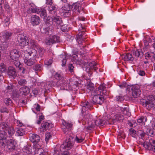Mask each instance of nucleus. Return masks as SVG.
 Returning <instances> with one entry per match:
<instances>
[{
    "instance_id": "nucleus-1",
    "label": "nucleus",
    "mask_w": 155,
    "mask_h": 155,
    "mask_svg": "<svg viewBox=\"0 0 155 155\" xmlns=\"http://www.w3.org/2000/svg\"><path fill=\"white\" fill-rule=\"evenodd\" d=\"M62 124L64 126L63 131L65 134L68 135L66 137V139L65 141L61 146V150L67 148L68 149H71L73 147L75 141L77 143H80L82 142L84 140V138L83 135H77L75 138L73 135H70L72 124L71 123L67 122L64 120L62 121Z\"/></svg>"
},
{
    "instance_id": "nucleus-2",
    "label": "nucleus",
    "mask_w": 155,
    "mask_h": 155,
    "mask_svg": "<svg viewBox=\"0 0 155 155\" xmlns=\"http://www.w3.org/2000/svg\"><path fill=\"white\" fill-rule=\"evenodd\" d=\"M0 140L5 141L8 138L12 136L14 134L13 128L8 123L3 122L0 124Z\"/></svg>"
},
{
    "instance_id": "nucleus-3",
    "label": "nucleus",
    "mask_w": 155,
    "mask_h": 155,
    "mask_svg": "<svg viewBox=\"0 0 155 155\" xmlns=\"http://www.w3.org/2000/svg\"><path fill=\"white\" fill-rule=\"evenodd\" d=\"M140 103L148 110L152 109L155 110V99L152 96H149L147 100L144 99L141 100Z\"/></svg>"
},
{
    "instance_id": "nucleus-4",
    "label": "nucleus",
    "mask_w": 155,
    "mask_h": 155,
    "mask_svg": "<svg viewBox=\"0 0 155 155\" xmlns=\"http://www.w3.org/2000/svg\"><path fill=\"white\" fill-rule=\"evenodd\" d=\"M127 89L130 91H132V96L134 98L138 97L141 93L140 87L138 85H127Z\"/></svg>"
},
{
    "instance_id": "nucleus-5",
    "label": "nucleus",
    "mask_w": 155,
    "mask_h": 155,
    "mask_svg": "<svg viewBox=\"0 0 155 155\" xmlns=\"http://www.w3.org/2000/svg\"><path fill=\"white\" fill-rule=\"evenodd\" d=\"M81 108L82 115L85 117L88 114L87 110L92 106V104L88 101L82 102L81 104Z\"/></svg>"
},
{
    "instance_id": "nucleus-6",
    "label": "nucleus",
    "mask_w": 155,
    "mask_h": 155,
    "mask_svg": "<svg viewBox=\"0 0 155 155\" xmlns=\"http://www.w3.org/2000/svg\"><path fill=\"white\" fill-rule=\"evenodd\" d=\"M6 147L10 151L13 150L15 149L16 144L15 139L12 137H10L5 141Z\"/></svg>"
},
{
    "instance_id": "nucleus-7",
    "label": "nucleus",
    "mask_w": 155,
    "mask_h": 155,
    "mask_svg": "<svg viewBox=\"0 0 155 155\" xmlns=\"http://www.w3.org/2000/svg\"><path fill=\"white\" fill-rule=\"evenodd\" d=\"M26 37L24 36V35H19L17 38L18 43L17 44L18 45L23 47L28 45V42L27 41Z\"/></svg>"
},
{
    "instance_id": "nucleus-8",
    "label": "nucleus",
    "mask_w": 155,
    "mask_h": 155,
    "mask_svg": "<svg viewBox=\"0 0 155 155\" xmlns=\"http://www.w3.org/2000/svg\"><path fill=\"white\" fill-rule=\"evenodd\" d=\"M20 53L18 50L16 49H14L11 51L10 54L9 55V59L12 62H14V60H17L20 57Z\"/></svg>"
},
{
    "instance_id": "nucleus-9",
    "label": "nucleus",
    "mask_w": 155,
    "mask_h": 155,
    "mask_svg": "<svg viewBox=\"0 0 155 155\" xmlns=\"http://www.w3.org/2000/svg\"><path fill=\"white\" fill-rule=\"evenodd\" d=\"M53 126V125L50 122L44 121L41 124L39 130L41 132H45L48 129H51Z\"/></svg>"
},
{
    "instance_id": "nucleus-10",
    "label": "nucleus",
    "mask_w": 155,
    "mask_h": 155,
    "mask_svg": "<svg viewBox=\"0 0 155 155\" xmlns=\"http://www.w3.org/2000/svg\"><path fill=\"white\" fill-rule=\"evenodd\" d=\"M29 140L36 147L37 145H39V142L40 140V137L38 135L35 134H31L29 135Z\"/></svg>"
},
{
    "instance_id": "nucleus-11",
    "label": "nucleus",
    "mask_w": 155,
    "mask_h": 155,
    "mask_svg": "<svg viewBox=\"0 0 155 155\" xmlns=\"http://www.w3.org/2000/svg\"><path fill=\"white\" fill-rule=\"evenodd\" d=\"M93 99V104H101L103 102L104 97L101 94L92 97Z\"/></svg>"
},
{
    "instance_id": "nucleus-12",
    "label": "nucleus",
    "mask_w": 155,
    "mask_h": 155,
    "mask_svg": "<svg viewBox=\"0 0 155 155\" xmlns=\"http://www.w3.org/2000/svg\"><path fill=\"white\" fill-rule=\"evenodd\" d=\"M26 53L28 54L29 56L36 58L38 57V54L37 50L35 48H27L25 51Z\"/></svg>"
},
{
    "instance_id": "nucleus-13",
    "label": "nucleus",
    "mask_w": 155,
    "mask_h": 155,
    "mask_svg": "<svg viewBox=\"0 0 155 155\" xmlns=\"http://www.w3.org/2000/svg\"><path fill=\"white\" fill-rule=\"evenodd\" d=\"M41 22L40 17L36 15H32L31 18V23L33 26L39 25Z\"/></svg>"
},
{
    "instance_id": "nucleus-14",
    "label": "nucleus",
    "mask_w": 155,
    "mask_h": 155,
    "mask_svg": "<svg viewBox=\"0 0 155 155\" xmlns=\"http://www.w3.org/2000/svg\"><path fill=\"white\" fill-rule=\"evenodd\" d=\"M7 74L9 77H12L14 78L17 75V72L15 68L11 66H9L8 68Z\"/></svg>"
},
{
    "instance_id": "nucleus-15",
    "label": "nucleus",
    "mask_w": 155,
    "mask_h": 155,
    "mask_svg": "<svg viewBox=\"0 0 155 155\" xmlns=\"http://www.w3.org/2000/svg\"><path fill=\"white\" fill-rule=\"evenodd\" d=\"M80 5V4L79 3L76 2L70 6L69 8H71L73 12H75L77 14H78L80 12L79 8ZM69 9H70V8Z\"/></svg>"
},
{
    "instance_id": "nucleus-16",
    "label": "nucleus",
    "mask_w": 155,
    "mask_h": 155,
    "mask_svg": "<svg viewBox=\"0 0 155 155\" xmlns=\"http://www.w3.org/2000/svg\"><path fill=\"white\" fill-rule=\"evenodd\" d=\"M80 81L79 80L77 81V79H71L69 81H67V83L68 82L69 83H67L66 85H68V86L69 85L71 86L72 85V86H76V87H77L80 84Z\"/></svg>"
},
{
    "instance_id": "nucleus-17",
    "label": "nucleus",
    "mask_w": 155,
    "mask_h": 155,
    "mask_svg": "<svg viewBox=\"0 0 155 155\" xmlns=\"http://www.w3.org/2000/svg\"><path fill=\"white\" fill-rule=\"evenodd\" d=\"M19 92L21 95L26 96L30 92V89L27 86L21 87L19 89Z\"/></svg>"
},
{
    "instance_id": "nucleus-18",
    "label": "nucleus",
    "mask_w": 155,
    "mask_h": 155,
    "mask_svg": "<svg viewBox=\"0 0 155 155\" xmlns=\"http://www.w3.org/2000/svg\"><path fill=\"white\" fill-rule=\"evenodd\" d=\"M53 23H54L57 26L58 25L60 27L62 26V23L61 19L60 16H53Z\"/></svg>"
},
{
    "instance_id": "nucleus-19",
    "label": "nucleus",
    "mask_w": 155,
    "mask_h": 155,
    "mask_svg": "<svg viewBox=\"0 0 155 155\" xmlns=\"http://www.w3.org/2000/svg\"><path fill=\"white\" fill-rule=\"evenodd\" d=\"M41 30L43 33L48 35H51L53 31L52 29H50L49 27H42L41 28Z\"/></svg>"
},
{
    "instance_id": "nucleus-20",
    "label": "nucleus",
    "mask_w": 155,
    "mask_h": 155,
    "mask_svg": "<svg viewBox=\"0 0 155 155\" xmlns=\"http://www.w3.org/2000/svg\"><path fill=\"white\" fill-rule=\"evenodd\" d=\"M84 31H83L80 32H79L78 34L77 35L76 40L79 44H81L82 43V40H83L85 39V38L84 37Z\"/></svg>"
},
{
    "instance_id": "nucleus-21",
    "label": "nucleus",
    "mask_w": 155,
    "mask_h": 155,
    "mask_svg": "<svg viewBox=\"0 0 155 155\" xmlns=\"http://www.w3.org/2000/svg\"><path fill=\"white\" fill-rule=\"evenodd\" d=\"M37 62L35 58L33 59L30 58L29 59L25 58L24 60V62L25 64L29 66H31L35 64Z\"/></svg>"
},
{
    "instance_id": "nucleus-22",
    "label": "nucleus",
    "mask_w": 155,
    "mask_h": 155,
    "mask_svg": "<svg viewBox=\"0 0 155 155\" xmlns=\"http://www.w3.org/2000/svg\"><path fill=\"white\" fill-rule=\"evenodd\" d=\"M28 7V8L27 11V12L28 14L34 13H38V12H39V9L34 8L31 4H29Z\"/></svg>"
},
{
    "instance_id": "nucleus-23",
    "label": "nucleus",
    "mask_w": 155,
    "mask_h": 155,
    "mask_svg": "<svg viewBox=\"0 0 155 155\" xmlns=\"http://www.w3.org/2000/svg\"><path fill=\"white\" fill-rule=\"evenodd\" d=\"M122 58L125 61H133L134 60V58L133 57L132 54L130 53L123 54L122 56Z\"/></svg>"
},
{
    "instance_id": "nucleus-24",
    "label": "nucleus",
    "mask_w": 155,
    "mask_h": 155,
    "mask_svg": "<svg viewBox=\"0 0 155 155\" xmlns=\"http://www.w3.org/2000/svg\"><path fill=\"white\" fill-rule=\"evenodd\" d=\"M118 110H120L121 112L124 115L127 116V117H130L131 115V113L129 112L128 109L127 107L124 108L118 107Z\"/></svg>"
},
{
    "instance_id": "nucleus-25",
    "label": "nucleus",
    "mask_w": 155,
    "mask_h": 155,
    "mask_svg": "<svg viewBox=\"0 0 155 155\" xmlns=\"http://www.w3.org/2000/svg\"><path fill=\"white\" fill-rule=\"evenodd\" d=\"M61 148V147H60V148ZM65 149H67V150H68L67 148H65L62 150H61L60 148V150H56V149H54V154H55V155H60V154H61V151L62 150V152H64V153L62 154V155H69L70 154V152L68 151H63V150Z\"/></svg>"
},
{
    "instance_id": "nucleus-26",
    "label": "nucleus",
    "mask_w": 155,
    "mask_h": 155,
    "mask_svg": "<svg viewBox=\"0 0 155 155\" xmlns=\"http://www.w3.org/2000/svg\"><path fill=\"white\" fill-rule=\"evenodd\" d=\"M60 57L63 59L62 60V66H65L66 65V60L70 58V56L68 54L64 53V54L60 55Z\"/></svg>"
},
{
    "instance_id": "nucleus-27",
    "label": "nucleus",
    "mask_w": 155,
    "mask_h": 155,
    "mask_svg": "<svg viewBox=\"0 0 155 155\" xmlns=\"http://www.w3.org/2000/svg\"><path fill=\"white\" fill-rule=\"evenodd\" d=\"M132 52L133 55L137 57L141 58L143 55V53L140 49L134 50Z\"/></svg>"
},
{
    "instance_id": "nucleus-28",
    "label": "nucleus",
    "mask_w": 155,
    "mask_h": 155,
    "mask_svg": "<svg viewBox=\"0 0 155 155\" xmlns=\"http://www.w3.org/2000/svg\"><path fill=\"white\" fill-rule=\"evenodd\" d=\"M124 119V117L121 114L119 113L116 114L113 119V122H114L117 121H121Z\"/></svg>"
},
{
    "instance_id": "nucleus-29",
    "label": "nucleus",
    "mask_w": 155,
    "mask_h": 155,
    "mask_svg": "<svg viewBox=\"0 0 155 155\" xmlns=\"http://www.w3.org/2000/svg\"><path fill=\"white\" fill-rule=\"evenodd\" d=\"M48 10L49 13L52 15L54 14L57 12L56 7L54 5H50L48 7Z\"/></svg>"
},
{
    "instance_id": "nucleus-30",
    "label": "nucleus",
    "mask_w": 155,
    "mask_h": 155,
    "mask_svg": "<svg viewBox=\"0 0 155 155\" xmlns=\"http://www.w3.org/2000/svg\"><path fill=\"white\" fill-rule=\"evenodd\" d=\"M147 121V117L145 116H142L137 119V122L139 124L144 125L145 124V122Z\"/></svg>"
},
{
    "instance_id": "nucleus-31",
    "label": "nucleus",
    "mask_w": 155,
    "mask_h": 155,
    "mask_svg": "<svg viewBox=\"0 0 155 155\" xmlns=\"http://www.w3.org/2000/svg\"><path fill=\"white\" fill-rule=\"evenodd\" d=\"M16 134L18 136H23L25 134V130L24 129L21 127L16 128Z\"/></svg>"
},
{
    "instance_id": "nucleus-32",
    "label": "nucleus",
    "mask_w": 155,
    "mask_h": 155,
    "mask_svg": "<svg viewBox=\"0 0 155 155\" xmlns=\"http://www.w3.org/2000/svg\"><path fill=\"white\" fill-rule=\"evenodd\" d=\"M54 77L56 79L61 81H62L64 80L63 74L61 72H56L54 75Z\"/></svg>"
},
{
    "instance_id": "nucleus-33",
    "label": "nucleus",
    "mask_w": 155,
    "mask_h": 155,
    "mask_svg": "<svg viewBox=\"0 0 155 155\" xmlns=\"http://www.w3.org/2000/svg\"><path fill=\"white\" fill-rule=\"evenodd\" d=\"M38 54V57L37 58H39L42 57L44 53V51L39 46L36 48Z\"/></svg>"
},
{
    "instance_id": "nucleus-34",
    "label": "nucleus",
    "mask_w": 155,
    "mask_h": 155,
    "mask_svg": "<svg viewBox=\"0 0 155 155\" xmlns=\"http://www.w3.org/2000/svg\"><path fill=\"white\" fill-rule=\"evenodd\" d=\"M45 21V24L48 27L50 26L53 23V17H46Z\"/></svg>"
},
{
    "instance_id": "nucleus-35",
    "label": "nucleus",
    "mask_w": 155,
    "mask_h": 155,
    "mask_svg": "<svg viewBox=\"0 0 155 155\" xmlns=\"http://www.w3.org/2000/svg\"><path fill=\"white\" fill-rule=\"evenodd\" d=\"M12 33L8 31H5L3 33V37L5 40H6L9 38L12 35Z\"/></svg>"
},
{
    "instance_id": "nucleus-36",
    "label": "nucleus",
    "mask_w": 155,
    "mask_h": 155,
    "mask_svg": "<svg viewBox=\"0 0 155 155\" xmlns=\"http://www.w3.org/2000/svg\"><path fill=\"white\" fill-rule=\"evenodd\" d=\"M86 87L87 89V92L88 93H89V92L95 89L94 88V84L92 83L91 82H89L87 84Z\"/></svg>"
},
{
    "instance_id": "nucleus-37",
    "label": "nucleus",
    "mask_w": 155,
    "mask_h": 155,
    "mask_svg": "<svg viewBox=\"0 0 155 155\" xmlns=\"http://www.w3.org/2000/svg\"><path fill=\"white\" fill-rule=\"evenodd\" d=\"M39 13L41 17L44 19H45L47 17V14L46 11L44 9H39V12L38 14Z\"/></svg>"
},
{
    "instance_id": "nucleus-38",
    "label": "nucleus",
    "mask_w": 155,
    "mask_h": 155,
    "mask_svg": "<svg viewBox=\"0 0 155 155\" xmlns=\"http://www.w3.org/2000/svg\"><path fill=\"white\" fill-rule=\"evenodd\" d=\"M89 66L91 69H94L95 71H97L98 69V65L94 61L90 63Z\"/></svg>"
},
{
    "instance_id": "nucleus-39",
    "label": "nucleus",
    "mask_w": 155,
    "mask_h": 155,
    "mask_svg": "<svg viewBox=\"0 0 155 155\" xmlns=\"http://www.w3.org/2000/svg\"><path fill=\"white\" fill-rule=\"evenodd\" d=\"M105 120L100 119L97 120L95 121V123L96 125L99 126L104 125L105 124Z\"/></svg>"
},
{
    "instance_id": "nucleus-40",
    "label": "nucleus",
    "mask_w": 155,
    "mask_h": 155,
    "mask_svg": "<svg viewBox=\"0 0 155 155\" xmlns=\"http://www.w3.org/2000/svg\"><path fill=\"white\" fill-rule=\"evenodd\" d=\"M28 44H29L30 46L32 47L35 48H36L38 47L39 46L38 44L37 43L36 41L33 39H31Z\"/></svg>"
},
{
    "instance_id": "nucleus-41",
    "label": "nucleus",
    "mask_w": 155,
    "mask_h": 155,
    "mask_svg": "<svg viewBox=\"0 0 155 155\" xmlns=\"http://www.w3.org/2000/svg\"><path fill=\"white\" fill-rule=\"evenodd\" d=\"M137 134L140 138L142 139L143 140H144V137L146 136V134L143 131L141 130L137 132Z\"/></svg>"
},
{
    "instance_id": "nucleus-42",
    "label": "nucleus",
    "mask_w": 155,
    "mask_h": 155,
    "mask_svg": "<svg viewBox=\"0 0 155 155\" xmlns=\"http://www.w3.org/2000/svg\"><path fill=\"white\" fill-rule=\"evenodd\" d=\"M18 83L19 85L24 86L27 84V82L25 79H20L18 80Z\"/></svg>"
},
{
    "instance_id": "nucleus-43",
    "label": "nucleus",
    "mask_w": 155,
    "mask_h": 155,
    "mask_svg": "<svg viewBox=\"0 0 155 155\" xmlns=\"http://www.w3.org/2000/svg\"><path fill=\"white\" fill-rule=\"evenodd\" d=\"M33 69L35 72L40 71L41 70V65L40 64H37L32 67Z\"/></svg>"
},
{
    "instance_id": "nucleus-44",
    "label": "nucleus",
    "mask_w": 155,
    "mask_h": 155,
    "mask_svg": "<svg viewBox=\"0 0 155 155\" xmlns=\"http://www.w3.org/2000/svg\"><path fill=\"white\" fill-rule=\"evenodd\" d=\"M51 38L53 44L60 42V38L58 36L54 35L52 36Z\"/></svg>"
},
{
    "instance_id": "nucleus-45",
    "label": "nucleus",
    "mask_w": 155,
    "mask_h": 155,
    "mask_svg": "<svg viewBox=\"0 0 155 155\" xmlns=\"http://www.w3.org/2000/svg\"><path fill=\"white\" fill-rule=\"evenodd\" d=\"M44 150L41 148H37L36 149L35 151V154L38 155H44L43 154Z\"/></svg>"
},
{
    "instance_id": "nucleus-46",
    "label": "nucleus",
    "mask_w": 155,
    "mask_h": 155,
    "mask_svg": "<svg viewBox=\"0 0 155 155\" xmlns=\"http://www.w3.org/2000/svg\"><path fill=\"white\" fill-rule=\"evenodd\" d=\"M89 94H91L92 96L94 97L99 95L100 93H99L97 90L94 89L91 92L88 93Z\"/></svg>"
},
{
    "instance_id": "nucleus-47",
    "label": "nucleus",
    "mask_w": 155,
    "mask_h": 155,
    "mask_svg": "<svg viewBox=\"0 0 155 155\" xmlns=\"http://www.w3.org/2000/svg\"><path fill=\"white\" fill-rule=\"evenodd\" d=\"M61 30L64 32H67L69 30V27L67 25H64L61 26Z\"/></svg>"
},
{
    "instance_id": "nucleus-48",
    "label": "nucleus",
    "mask_w": 155,
    "mask_h": 155,
    "mask_svg": "<svg viewBox=\"0 0 155 155\" xmlns=\"http://www.w3.org/2000/svg\"><path fill=\"white\" fill-rule=\"evenodd\" d=\"M106 87L105 86V85L103 84L100 85L98 88V91L99 93H100V94H101V92L103 91L106 89Z\"/></svg>"
},
{
    "instance_id": "nucleus-49",
    "label": "nucleus",
    "mask_w": 155,
    "mask_h": 155,
    "mask_svg": "<svg viewBox=\"0 0 155 155\" xmlns=\"http://www.w3.org/2000/svg\"><path fill=\"white\" fill-rule=\"evenodd\" d=\"M23 151L24 153L27 154H30L31 152L30 147H28L25 146L23 149Z\"/></svg>"
},
{
    "instance_id": "nucleus-50",
    "label": "nucleus",
    "mask_w": 155,
    "mask_h": 155,
    "mask_svg": "<svg viewBox=\"0 0 155 155\" xmlns=\"http://www.w3.org/2000/svg\"><path fill=\"white\" fill-rule=\"evenodd\" d=\"M13 62H14V64L16 67H18L19 69H21V68L23 66V65L20 63L18 59L17 60H14Z\"/></svg>"
},
{
    "instance_id": "nucleus-51",
    "label": "nucleus",
    "mask_w": 155,
    "mask_h": 155,
    "mask_svg": "<svg viewBox=\"0 0 155 155\" xmlns=\"http://www.w3.org/2000/svg\"><path fill=\"white\" fill-rule=\"evenodd\" d=\"M64 15L65 17H69L71 15V11L69 10H65L64 9L63 11Z\"/></svg>"
},
{
    "instance_id": "nucleus-52",
    "label": "nucleus",
    "mask_w": 155,
    "mask_h": 155,
    "mask_svg": "<svg viewBox=\"0 0 155 155\" xmlns=\"http://www.w3.org/2000/svg\"><path fill=\"white\" fill-rule=\"evenodd\" d=\"M6 66L3 63H1L0 65V70L2 72H5L6 71Z\"/></svg>"
},
{
    "instance_id": "nucleus-53",
    "label": "nucleus",
    "mask_w": 155,
    "mask_h": 155,
    "mask_svg": "<svg viewBox=\"0 0 155 155\" xmlns=\"http://www.w3.org/2000/svg\"><path fill=\"white\" fill-rule=\"evenodd\" d=\"M13 95L15 97L18 98L21 95L19 92V90L18 91H16V90L14 91L13 92Z\"/></svg>"
},
{
    "instance_id": "nucleus-54",
    "label": "nucleus",
    "mask_w": 155,
    "mask_h": 155,
    "mask_svg": "<svg viewBox=\"0 0 155 155\" xmlns=\"http://www.w3.org/2000/svg\"><path fill=\"white\" fill-rule=\"evenodd\" d=\"M21 69H19V70L22 71V73L24 74H27L29 72L28 69L27 68L23 67V66L21 67Z\"/></svg>"
},
{
    "instance_id": "nucleus-55",
    "label": "nucleus",
    "mask_w": 155,
    "mask_h": 155,
    "mask_svg": "<svg viewBox=\"0 0 155 155\" xmlns=\"http://www.w3.org/2000/svg\"><path fill=\"white\" fill-rule=\"evenodd\" d=\"M129 134L130 135L133 137H135L136 136V131L133 128H131L129 130Z\"/></svg>"
},
{
    "instance_id": "nucleus-56",
    "label": "nucleus",
    "mask_w": 155,
    "mask_h": 155,
    "mask_svg": "<svg viewBox=\"0 0 155 155\" xmlns=\"http://www.w3.org/2000/svg\"><path fill=\"white\" fill-rule=\"evenodd\" d=\"M51 137V135L49 133H47L45 135V140L46 142H47Z\"/></svg>"
},
{
    "instance_id": "nucleus-57",
    "label": "nucleus",
    "mask_w": 155,
    "mask_h": 155,
    "mask_svg": "<svg viewBox=\"0 0 155 155\" xmlns=\"http://www.w3.org/2000/svg\"><path fill=\"white\" fill-rule=\"evenodd\" d=\"M52 62V60L51 59L49 60H45L44 61V63L45 65L48 66L50 65L51 64Z\"/></svg>"
},
{
    "instance_id": "nucleus-58",
    "label": "nucleus",
    "mask_w": 155,
    "mask_h": 155,
    "mask_svg": "<svg viewBox=\"0 0 155 155\" xmlns=\"http://www.w3.org/2000/svg\"><path fill=\"white\" fill-rule=\"evenodd\" d=\"M124 100V97L121 95H119L116 96V100L117 101H123Z\"/></svg>"
},
{
    "instance_id": "nucleus-59",
    "label": "nucleus",
    "mask_w": 155,
    "mask_h": 155,
    "mask_svg": "<svg viewBox=\"0 0 155 155\" xmlns=\"http://www.w3.org/2000/svg\"><path fill=\"white\" fill-rule=\"evenodd\" d=\"M0 111L2 113L5 112L8 113V110L6 107H2L0 109Z\"/></svg>"
},
{
    "instance_id": "nucleus-60",
    "label": "nucleus",
    "mask_w": 155,
    "mask_h": 155,
    "mask_svg": "<svg viewBox=\"0 0 155 155\" xmlns=\"http://www.w3.org/2000/svg\"><path fill=\"white\" fill-rule=\"evenodd\" d=\"M51 41L52 40L51 38L48 39H46L45 40V41L47 45H50L53 44V42H52V41Z\"/></svg>"
},
{
    "instance_id": "nucleus-61",
    "label": "nucleus",
    "mask_w": 155,
    "mask_h": 155,
    "mask_svg": "<svg viewBox=\"0 0 155 155\" xmlns=\"http://www.w3.org/2000/svg\"><path fill=\"white\" fill-rule=\"evenodd\" d=\"M12 102L10 98H6L4 100V102L7 105H9V104Z\"/></svg>"
},
{
    "instance_id": "nucleus-62",
    "label": "nucleus",
    "mask_w": 155,
    "mask_h": 155,
    "mask_svg": "<svg viewBox=\"0 0 155 155\" xmlns=\"http://www.w3.org/2000/svg\"><path fill=\"white\" fill-rule=\"evenodd\" d=\"M68 69L70 72H72L74 71L73 69L74 68V66L72 64H70L68 65Z\"/></svg>"
},
{
    "instance_id": "nucleus-63",
    "label": "nucleus",
    "mask_w": 155,
    "mask_h": 155,
    "mask_svg": "<svg viewBox=\"0 0 155 155\" xmlns=\"http://www.w3.org/2000/svg\"><path fill=\"white\" fill-rule=\"evenodd\" d=\"M35 106H36V107H35V108L37 111H39L40 110V105L38 103L36 104H35Z\"/></svg>"
},
{
    "instance_id": "nucleus-64",
    "label": "nucleus",
    "mask_w": 155,
    "mask_h": 155,
    "mask_svg": "<svg viewBox=\"0 0 155 155\" xmlns=\"http://www.w3.org/2000/svg\"><path fill=\"white\" fill-rule=\"evenodd\" d=\"M148 135L151 136H152L153 134V130L151 129H149L148 130H147V132Z\"/></svg>"
}]
</instances>
